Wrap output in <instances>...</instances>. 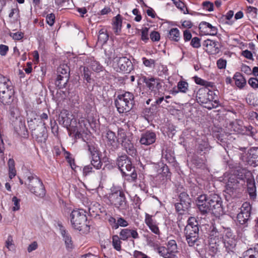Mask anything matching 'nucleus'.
<instances>
[{
    "label": "nucleus",
    "instance_id": "8",
    "mask_svg": "<svg viewBox=\"0 0 258 258\" xmlns=\"http://www.w3.org/2000/svg\"><path fill=\"white\" fill-rule=\"evenodd\" d=\"M28 123L33 138L38 142H45L47 138L46 122H41L40 124H36L31 119L28 121Z\"/></svg>",
    "mask_w": 258,
    "mask_h": 258
},
{
    "label": "nucleus",
    "instance_id": "26",
    "mask_svg": "<svg viewBox=\"0 0 258 258\" xmlns=\"http://www.w3.org/2000/svg\"><path fill=\"white\" fill-rule=\"evenodd\" d=\"M15 131L20 137L26 138L28 137V132L24 122L18 121L15 125Z\"/></svg>",
    "mask_w": 258,
    "mask_h": 258
},
{
    "label": "nucleus",
    "instance_id": "9",
    "mask_svg": "<svg viewBox=\"0 0 258 258\" xmlns=\"http://www.w3.org/2000/svg\"><path fill=\"white\" fill-rule=\"evenodd\" d=\"M209 207L211 212L216 216L223 213V208L221 198L217 194L209 195Z\"/></svg>",
    "mask_w": 258,
    "mask_h": 258
},
{
    "label": "nucleus",
    "instance_id": "48",
    "mask_svg": "<svg viewBox=\"0 0 258 258\" xmlns=\"http://www.w3.org/2000/svg\"><path fill=\"white\" fill-rule=\"evenodd\" d=\"M149 28L147 27L143 28L140 31L141 32V39L144 41L145 42H147L149 40Z\"/></svg>",
    "mask_w": 258,
    "mask_h": 258
},
{
    "label": "nucleus",
    "instance_id": "30",
    "mask_svg": "<svg viewBox=\"0 0 258 258\" xmlns=\"http://www.w3.org/2000/svg\"><path fill=\"white\" fill-rule=\"evenodd\" d=\"M13 88V87L10 80L0 74V93L3 91Z\"/></svg>",
    "mask_w": 258,
    "mask_h": 258
},
{
    "label": "nucleus",
    "instance_id": "51",
    "mask_svg": "<svg viewBox=\"0 0 258 258\" xmlns=\"http://www.w3.org/2000/svg\"><path fill=\"white\" fill-rule=\"evenodd\" d=\"M202 8L204 10L209 12H212L214 10L213 4L210 1H205L202 3Z\"/></svg>",
    "mask_w": 258,
    "mask_h": 258
},
{
    "label": "nucleus",
    "instance_id": "62",
    "mask_svg": "<svg viewBox=\"0 0 258 258\" xmlns=\"http://www.w3.org/2000/svg\"><path fill=\"white\" fill-rule=\"evenodd\" d=\"M12 201L15 205L13 208V211H15L19 210L20 200L18 199L16 197H14L12 198Z\"/></svg>",
    "mask_w": 258,
    "mask_h": 258
},
{
    "label": "nucleus",
    "instance_id": "3",
    "mask_svg": "<svg viewBox=\"0 0 258 258\" xmlns=\"http://www.w3.org/2000/svg\"><path fill=\"white\" fill-rule=\"evenodd\" d=\"M196 98L198 102L205 104L204 107L209 110L217 108L220 105L217 96L207 87L200 88L197 93Z\"/></svg>",
    "mask_w": 258,
    "mask_h": 258
},
{
    "label": "nucleus",
    "instance_id": "37",
    "mask_svg": "<svg viewBox=\"0 0 258 258\" xmlns=\"http://www.w3.org/2000/svg\"><path fill=\"white\" fill-rule=\"evenodd\" d=\"M57 72L58 75H61L62 77L69 78L70 68L66 64H60L57 68Z\"/></svg>",
    "mask_w": 258,
    "mask_h": 258
},
{
    "label": "nucleus",
    "instance_id": "2",
    "mask_svg": "<svg viewBox=\"0 0 258 258\" xmlns=\"http://www.w3.org/2000/svg\"><path fill=\"white\" fill-rule=\"evenodd\" d=\"M116 164L126 180L129 182L136 181L137 173L135 167L133 166L131 159L127 155L118 157Z\"/></svg>",
    "mask_w": 258,
    "mask_h": 258
},
{
    "label": "nucleus",
    "instance_id": "18",
    "mask_svg": "<svg viewBox=\"0 0 258 258\" xmlns=\"http://www.w3.org/2000/svg\"><path fill=\"white\" fill-rule=\"evenodd\" d=\"M105 139L107 145L113 150L117 149L118 147V142L114 132L107 130L106 131Z\"/></svg>",
    "mask_w": 258,
    "mask_h": 258
},
{
    "label": "nucleus",
    "instance_id": "40",
    "mask_svg": "<svg viewBox=\"0 0 258 258\" xmlns=\"http://www.w3.org/2000/svg\"><path fill=\"white\" fill-rule=\"evenodd\" d=\"M241 162L239 163V166L242 167L243 166L245 165H253V161L249 158L248 154H242L240 157Z\"/></svg>",
    "mask_w": 258,
    "mask_h": 258
},
{
    "label": "nucleus",
    "instance_id": "45",
    "mask_svg": "<svg viewBox=\"0 0 258 258\" xmlns=\"http://www.w3.org/2000/svg\"><path fill=\"white\" fill-rule=\"evenodd\" d=\"M188 83L183 81H180L178 83L177 88L178 91H176V93H178V91L182 93H186L188 89Z\"/></svg>",
    "mask_w": 258,
    "mask_h": 258
},
{
    "label": "nucleus",
    "instance_id": "20",
    "mask_svg": "<svg viewBox=\"0 0 258 258\" xmlns=\"http://www.w3.org/2000/svg\"><path fill=\"white\" fill-rule=\"evenodd\" d=\"M143 82L146 84L149 89L152 91H155L156 89L159 90L162 87L159 79L154 77L147 78L144 77L143 78Z\"/></svg>",
    "mask_w": 258,
    "mask_h": 258
},
{
    "label": "nucleus",
    "instance_id": "5",
    "mask_svg": "<svg viewBox=\"0 0 258 258\" xmlns=\"http://www.w3.org/2000/svg\"><path fill=\"white\" fill-rule=\"evenodd\" d=\"M134 95L130 92H125L117 95L114 101L117 110L119 113L129 112L135 104Z\"/></svg>",
    "mask_w": 258,
    "mask_h": 258
},
{
    "label": "nucleus",
    "instance_id": "31",
    "mask_svg": "<svg viewBox=\"0 0 258 258\" xmlns=\"http://www.w3.org/2000/svg\"><path fill=\"white\" fill-rule=\"evenodd\" d=\"M236 86L239 89L243 88L246 85V81L242 74L239 72H236L233 77Z\"/></svg>",
    "mask_w": 258,
    "mask_h": 258
},
{
    "label": "nucleus",
    "instance_id": "22",
    "mask_svg": "<svg viewBox=\"0 0 258 258\" xmlns=\"http://www.w3.org/2000/svg\"><path fill=\"white\" fill-rule=\"evenodd\" d=\"M58 226L59 228L60 234L64 241L66 247L67 248L72 249L73 247V244L71 235L61 224H58Z\"/></svg>",
    "mask_w": 258,
    "mask_h": 258
},
{
    "label": "nucleus",
    "instance_id": "12",
    "mask_svg": "<svg viewBox=\"0 0 258 258\" xmlns=\"http://www.w3.org/2000/svg\"><path fill=\"white\" fill-rule=\"evenodd\" d=\"M179 202L175 204V208L177 212L183 214L184 212L191 207V199L185 192H181L179 195Z\"/></svg>",
    "mask_w": 258,
    "mask_h": 258
},
{
    "label": "nucleus",
    "instance_id": "24",
    "mask_svg": "<svg viewBox=\"0 0 258 258\" xmlns=\"http://www.w3.org/2000/svg\"><path fill=\"white\" fill-rule=\"evenodd\" d=\"M211 147L209 145L208 142L205 139H202L198 142L197 146V153L201 156H205L209 153L211 150Z\"/></svg>",
    "mask_w": 258,
    "mask_h": 258
},
{
    "label": "nucleus",
    "instance_id": "33",
    "mask_svg": "<svg viewBox=\"0 0 258 258\" xmlns=\"http://www.w3.org/2000/svg\"><path fill=\"white\" fill-rule=\"evenodd\" d=\"M69 79V77H62L61 75H57V77L55 81V85L58 89L64 88L66 87Z\"/></svg>",
    "mask_w": 258,
    "mask_h": 258
},
{
    "label": "nucleus",
    "instance_id": "36",
    "mask_svg": "<svg viewBox=\"0 0 258 258\" xmlns=\"http://www.w3.org/2000/svg\"><path fill=\"white\" fill-rule=\"evenodd\" d=\"M224 243L228 252H233L236 246V241L234 238L224 239Z\"/></svg>",
    "mask_w": 258,
    "mask_h": 258
},
{
    "label": "nucleus",
    "instance_id": "41",
    "mask_svg": "<svg viewBox=\"0 0 258 258\" xmlns=\"http://www.w3.org/2000/svg\"><path fill=\"white\" fill-rule=\"evenodd\" d=\"M117 135L118 137V139H117L118 142H120V143L124 142H126L127 141L130 140L128 138H127L126 132L122 128H118Z\"/></svg>",
    "mask_w": 258,
    "mask_h": 258
},
{
    "label": "nucleus",
    "instance_id": "55",
    "mask_svg": "<svg viewBox=\"0 0 258 258\" xmlns=\"http://www.w3.org/2000/svg\"><path fill=\"white\" fill-rule=\"evenodd\" d=\"M150 37L152 41H158L160 38V35L158 32L153 31L150 35Z\"/></svg>",
    "mask_w": 258,
    "mask_h": 258
},
{
    "label": "nucleus",
    "instance_id": "43",
    "mask_svg": "<svg viewBox=\"0 0 258 258\" xmlns=\"http://www.w3.org/2000/svg\"><path fill=\"white\" fill-rule=\"evenodd\" d=\"M240 210L241 211L240 213H242V214H247L248 215H250L251 214V207L249 203H244L242 205Z\"/></svg>",
    "mask_w": 258,
    "mask_h": 258
},
{
    "label": "nucleus",
    "instance_id": "19",
    "mask_svg": "<svg viewBox=\"0 0 258 258\" xmlns=\"http://www.w3.org/2000/svg\"><path fill=\"white\" fill-rule=\"evenodd\" d=\"M14 94L13 88L3 91L0 93V102L4 105H11L14 101Z\"/></svg>",
    "mask_w": 258,
    "mask_h": 258
},
{
    "label": "nucleus",
    "instance_id": "10",
    "mask_svg": "<svg viewBox=\"0 0 258 258\" xmlns=\"http://www.w3.org/2000/svg\"><path fill=\"white\" fill-rule=\"evenodd\" d=\"M159 254L164 258H177L176 253H177L176 242L174 240H169L167 244V247L160 246L157 248Z\"/></svg>",
    "mask_w": 258,
    "mask_h": 258
},
{
    "label": "nucleus",
    "instance_id": "27",
    "mask_svg": "<svg viewBox=\"0 0 258 258\" xmlns=\"http://www.w3.org/2000/svg\"><path fill=\"white\" fill-rule=\"evenodd\" d=\"M121 145L123 149L125 150L128 155L135 157L137 154V151L134 145L130 140L126 142L121 143Z\"/></svg>",
    "mask_w": 258,
    "mask_h": 258
},
{
    "label": "nucleus",
    "instance_id": "23",
    "mask_svg": "<svg viewBox=\"0 0 258 258\" xmlns=\"http://www.w3.org/2000/svg\"><path fill=\"white\" fill-rule=\"evenodd\" d=\"M209 238L211 241H214V243L219 242L222 239H223V233L222 229H218L216 227L213 226L209 233Z\"/></svg>",
    "mask_w": 258,
    "mask_h": 258
},
{
    "label": "nucleus",
    "instance_id": "35",
    "mask_svg": "<svg viewBox=\"0 0 258 258\" xmlns=\"http://www.w3.org/2000/svg\"><path fill=\"white\" fill-rule=\"evenodd\" d=\"M247 154L249 158L253 161L252 166L258 164V148L251 149Z\"/></svg>",
    "mask_w": 258,
    "mask_h": 258
},
{
    "label": "nucleus",
    "instance_id": "61",
    "mask_svg": "<svg viewBox=\"0 0 258 258\" xmlns=\"http://www.w3.org/2000/svg\"><path fill=\"white\" fill-rule=\"evenodd\" d=\"M143 64L147 67H151L152 65L155 64V61L154 59H148L146 57L142 58Z\"/></svg>",
    "mask_w": 258,
    "mask_h": 258
},
{
    "label": "nucleus",
    "instance_id": "15",
    "mask_svg": "<svg viewBox=\"0 0 258 258\" xmlns=\"http://www.w3.org/2000/svg\"><path fill=\"white\" fill-rule=\"evenodd\" d=\"M117 62L119 70L125 73H130L133 70V65L130 59L126 57H116L114 58Z\"/></svg>",
    "mask_w": 258,
    "mask_h": 258
},
{
    "label": "nucleus",
    "instance_id": "60",
    "mask_svg": "<svg viewBox=\"0 0 258 258\" xmlns=\"http://www.w3.org/2000/svg\"><path fill=\"white\" fill-rule=\"evenodd\" d=\"M92 165L91 163V165L85 166L83 169V174L85 176H87L90 173L92 172Z\"/></svg>",
    "mask_w": 258,
    "mask_h": 258
},
{
    "label": "nucleus",
    "instance_id": "28",
    "mask_svg": "<svg viewBox=\"0 0 258 258\" xmlns=\"http://www.w3.org/2000/svg\"><path fill=\"white\" fill-rule=\"evenodd\" d=\"M86 63H88L92 70L97 73L103 71V67L100 63L95 60L93 57H88L86 59Z\"/></svg>",
    "mask_w": 258,
    "mask_h": 258
},
{
    "label": "nucleus",
    "instance_id": "4",
    "mask_svg": "<svg viewBox=\"0 0 258 258\" xmlns=\"http://www.w3.org/2000/svg\"><path fill=\"white\" fill-rule=\"evenodd\" d=\"M86 212L83 209L74 210L70 215L72 227L83 233L89 230V226L87 224Z\"/></svg>",
    "mask_w": 258,
    "mask_h": 258
},
{
    "label": "nucleus",
    "instance_id": "6",
    "mask_svg": "<svg viewBox=\"0 0 258 258\" xmlns=\"http://www.w3.org/2000/svg\"><path fill=\"white\" fill-rule=\"evenodd\" d=\"M199 228L198 222L195 218L190 217L188 219V224L184 229L187 242L190 246H192L198 242Z\"/></svg>",
    "mask_w": 258,
    "mask_h": 258
},
{
    "label": "nucleus",
    "instance_id": "25",
    "mask_svg": "<svg viewBox=\"0 0 258 258\" xmlns=\"http://www.w3.org/2000/svg\"><path fill=\"white\" fill-rule=\"evenodd\" d=\"M145 223L148 226L151 231L156 235H159L160 234V230L156 223L152 219V216L148 214L145 215Z\"/></svg>",
    "mask_w": 258,
    "mask_h": 258
},
{
    "label": "nucleus",
    "instance_id": "21",
    "mask_svg": "<svg viewBox=\"0 0 258 258\" xmlns=\"http://www.w3.org/2000/svg\"><path fill=\"white\" fill-rule=\"evenodd\" d=\"M203 45L206 47V51L211 54H216L219 52L218 42L207 39L204 41Z\"/></svg>",
    "mask_w": 258,
    "mask_h": 258
},
{
    "label": "nucleus",
    "instance_id": "64",
    "mask_svg": "<svg viewBox=\"0 0 258 258\" xmlns=\"http://www.w3.org/2000/svg\"><path fill=\"white\" fill-rule=\"evenodd\" d=\"M116 224L118 227L119 226L126 227L128 225V222L122 217H120L117 219Z\"/></svg>",
    "mask_w": 258,
    "mask_h": 258
},
{
    "label": "nucleus",
    "instance_id": "52",
    "mask_svg": "<svg viewBox=\"0 0 258 258\" xmlns=\"http://www.w3.org/2000/svg\"><path fill=\"white\" fill-rule=\"evenodd\" d=\"M164 100V97H161L158 98L154 102V104L152 105V109L153 110V112H156L158 109V105H159Z\"/></svg>",
    "mask_w": 258,
    "mask_h": 258
},
{
    "label": "nucleus",
    "instance_id": "29",
    "mask_svg": "<svg viewBox=\"0 0 258 258\" xmlns=\"http://www.w3.org/2000/svg\"><path fill=\"white\" fill-rule=\"evenodd\" d=\"M113 30L116 35L120 34L122 27V18L120 15H117L113 18Z\"/></svg>",
    "mask_w": 258,
    "mask_h": 258
},
{
    "label": "nucleus",
    "instance_id": "53",
    "mask_svg": "<svg viewBox=\"0 0 258 258\" xmlns=\"http://www.w3.org/2000/svg\"><path fill=\"white\" fill-rule=\"evenodd\" d=\"M222 230L223 231V234H225L227 239L233 238V233L230 228L222 226Z\"/></svg>",
    "mask_w": 258,
    "mask_h": 258
},
{
    "label": "nucleus",
    "instance_id": "49",
    "mask_svg": "<svg viewBox=\"0 0 258 258\" xmlns=\"http://www.w3.org/2000/svg\"><path fill=\"white\" fill-rule=\"evenodd\" d=\"M39 118H35L34 119H32L36 124H40L41 122H45V120H47L48 119V114L46 113H42L39 116Z\"/></svg>",
    "mask_w": 258,
    "mask_h": 258
},
{
    "label": "nucleus",
    "instance_id": "7",
    "mask_svg": "<svg viewBox=\"0 0 258 258\" xmlns=\"http://www.w3.org/2000/svg\"><path fill=\"white\" fill-rule=\"evenodd\" d=\"M29 191L36 196L42 198L46 194V190L42 180L36 175L31 174L27 177L25 183Z\"/></svg>",
    "mask_w": 258,
    "mask_h": 258
},
{
    "label": "nucleus",
    "instance_id": "57",
    "mask_svg": "<svg viewBox=\"0 0 258 258\" xmlns=\"http://www.w3.org/2000/svg\"><path fill=\"white\" fill-rule=\"evenodd\" d=\"M46 20L47 23L50 25L52 26L54 23L55 21V16L53 14L51 13L49 15H47L46 18Z\"/></svg>",
    "mask_w": 258,
    "mask_h": 258
},
{
    "label": "nucleus",
    "instance_id": "44",
    "mask_svg": "<svg viewBox=\"0 0 258 258\" xmlns=\"http://www.w3.org/2000/svg\"><path fill=\"white\" fill-rule=\"evenodd\" d=\"M212 25L206 22L203 21L199 24V29L201 32L209 34V30L211 29Z\"/></svg>",
    "mask_w": 258,
    "mask_h": 258
},
{
    "label": "nucleus",
    "instance_id": "42",
    "mask_svg": "<svg viewBox=\"0 0 258 258\" xmlns=\"http://www.w3.org/2000/svg\"><path fill=\"white\" fill-rule=\"evenodd\" d=\"M250 215L242 214L239 213L237 216V221L240 224L247 226V222L249 219Z\"/></svg>",
    "mask_w": 258,
    "mask_h": 258
},
{
    "label": "nucleus",
    "instance_id": "38",
    "mask_svg": "<svg viewBox=\"0 0 258 258\" xmlns=\"http://www.w3.org/2000/svg\"><path fill=\"white\" fill-rule=\"evenodd\" d=\"M242 258H258V250L250 248L243 253Z\"/></svg>",
    "mask_w": 258,
    "mask_h": 258
},
{
    "label": "nucleus",
    "instance_id": "50",
    "mask_svg": "<svg viewBox=\"0 0 258 258\" xmlns=\"http://www.w3.org/2000/svg\"><path fill=\"white\" fill-rule=\"evenodd\" d=\"M131 230L128 229H123L120 232V239L123 240H126L130 237Z\"/></svg>",
    "mask_w": 258,
    "mask_h": 258
},
{
    "label": "nucleus",
    "instance_id": "56",
    "mask_svg": "<svg viewBox=\"0 0 258 258\" xmlns=\"http://www.w3.org/2000/svg\"><path fill=\"white\" fill-rule=\"evenodd\" d=\"M191 45L194 48H199L201 46L200 39L197 37H194L190 42Z\"/></svg>",
    "mask_w": 258,
    "mask_h": 258
},
{
    "label": "nucleus",
    "instance_id": "63",
    "mask_svg": "<svg viewBox=\"0 0 258 258\" xmlns=\"http://www.w3.org/2000/svg\"><path fill=\"white\" fill-rule=\"evenodd\" d=\"M197 158V157H195L193 159V160H192L193 163L196 164L198 166L202 167L205 164V162L206 160V158H205V157H204V158H201V159L200 160V161H199L198 162V159Z\"/></svg>",
    "mask_w": 258,
    "mask_h": 258
},
{
    "label": "nucleus",
    "instance_id": "11",
    "mask_svg": "<svg viewBox=\"0 0 258 258\" xmlns=\"http://www.w3.org/2000/svg\"><path fill=\"white\" fill-rule=\"evenodd\" d=\"M87 150L91 157V163L96 169L101 168L102 163L99 156V151L97 145L93 142H88L86 143Z\"/></svg>",
    "mask_w": 258,
    "mask_h": 258
},
{
    "label": "nucleus",
    "instance_id": "46",
    "mask_svg": "<svg viewBox=\"0 0 258 258\" xmlns=\"http://www.w3.org/2000/svg\"><path fill=\"white\" fill-rule=\"evenodd\" d=\"M121 243L120 238L117 235H113L112 236V245L115 249L117 251L121 250Z\"/></svg>",
    "mask_w": 258,
    "mask_h": 258
},
{
    "label": "nucleus",
    "instance_id": "47",
    "mask_svg": "<svg viewBox=\"0 0 258 258\" xmlns=\"http://www.w3.org/2000/svg\"><path fill=\"white\" fill-rule=\"evenodd\" d=\"M63 150L64 151L65 158L67 159V162L69 163L72 169L74 170L76 167V165H75V163L74 159L71 156V154L70 153V152L65 151V150L63 148Z\"/></svg>",
    "mask_w": 258,
    "mask_h": 258
},
{
    "label": "nucleus",
    "instance_id": "39",
    "mask_svg": "<svg viewBox=\"0 0 258 258\" xmlns=\"http://www.w3.org/2000/svg\"><path fill=\"white\" fill-rule=\"evenodd\" d=\"M82 69H83L82 76H83L84 79L85 80L87 83H91L92 80L91 77L92 74L91 72L87 67L81 66L80 67V70H81Z\"/></svg>",
    "mask_w": 258,
    "mask_h": 258
},
{
    "label": "nucleus",
    "instance_id": "17",
    "mask_svg": "<svg viewBox=\"0 0 258 258\" xmlns=\"http://www.w3.org/2000/svg\"><path fill=\"white\" fill-rule=\"evenodd\" d=\"M156 140V134L152 131H147L141 134L140 143L142 145L148 146L154 143Z\"/></svg>",
    "mask_w": 258,
    "mask_h": 258
},
{
    "label": "nucleus",
    "instance_id": "34",
    "mask_svg": "<svg viewBox=\"0 0 258 258\" xmlns=\"http://www.w3.org/2000/svg\"><path fill=\"white\" fill-rule=\"evenodd\" d=\"M109 35L107 33V30L105 29L102 28L99 31L98 36V42L101 45H103L106 43L108 40Z\"/></svg>",
    "mask_w": 258,
    "mask_h": 258
},
{
    "label": "nucleus",
    "instance_id": "1",
    "mask_svg": "<svg viewBox=\"0 0 258 258\" xmlns=\"http://www.w3.org/2000/svg\"><path fill=\"white\" fill-rule=\"evenodd\" d=\"M246 173L245 168H239L230 174L225 185V192L232 197H236L243 188Z\"/></svg>",
    "mask_w": 258,
    "mask_h": 258
},
{
    "label": "nucleus",
    "instance_id": "14",
    "mask_svg": "<svg viewBox=\"0 0 258 258\" xmlns=\"http://www.w3.org/2000/svg\"><path fill=\"white\" fill-rule=\"evenodd\" d=\"M198 209L202 215H205L210 212L209 195L202 194L196 200Z\"/></svg>",
    "mask_w": 258,
    "mask_h": 258
},
{
    "label": "nucleus",
    "instance_id": "54",
    "mask_svg": "<svg viewBox=\"0 0 258 258\" xmlns=\"http://www.w3.org/2000/svg\"><path fill=\"white\" fill-rule=\"evenodd\" d=\"M248 84L253 89L258 88V79L256 78H250L248 81Z\"/></svg>",
    "mask_w": 258,
    "mask_h": 258
},
{
    "label": "nucleus",
    "instance_id": "16",
    "mask_svg": "<svg viewBox=\"0 0 258 258\" xmlns=\"http://www.w3.org/2000/svg\"><path fill=\"white\" fill-rule=\"evenodd\" d=\"M245 182H246L247 191L250 199L255 200L256 197L255 183L252 174L249 172L246 173Z\"/></svg>",
    "mask_w": 258,
    "mask_h": 258
},
{
    "label": "nucleus",
    "instance_id": "58",
    "mask_svg": "<svg viewBox=\"0 0 258 258\" xmlns=\"http://www.w3.org/2000/svg\"><path fill=\"white\" fill-rule=\"evenodd\" d=\"M227 61L226 59L220 58L217 61V66L219 69H224L226 68Z\"/></svg>",
    "mask_w": 258,
    "mask_h": 258
},
{
    "label": "nucleus",
    "instance_id": "59",
    "mask_svg": "<svg viewBox=\"0 0 258 258\" xmlns=\"http://www.w3.org/2000/svg\"><path fill=\"white\" fill-rule=\"evenodd\" d=\"M10 36L16 40H20L24 37V34L21 32H17L16 33H11Z\"/></svg>",
    "mask_w": 258,
    "mask_h": 258
},
{
    "label": "nucleus",
    "instance_id": "32",
    "mask_svg": "<svg viewBox=\"0 0 258 258\" xmlns=\"http://www.w3.org/2000/svg\"><path fill=\"white\" fill-rule=\"evenodd\" d=\"M168 38L171 41L178 42L180 39V34L176 28H171L168 33Z\"/></svg>",
    "mask_w": 258,
    "mask_h": 258
},
{
    "label": "nucleus",
    "instance_id": "13",
    "mask_svg": "<svg viewBox=\"0 0 258 258\" xmlns=\"http://www.w3.org/2000/svg\"><path fill=\"white\" fill-rule=\"evenodd\" d=\"M109 199L111 204L117 208L123 209L126 207V199L122 191L117 190L112 192L110 195Z\"/></svg>",
    "mask_w": 258,
    "mask_h": 258
}]
</instances>
